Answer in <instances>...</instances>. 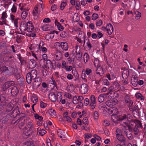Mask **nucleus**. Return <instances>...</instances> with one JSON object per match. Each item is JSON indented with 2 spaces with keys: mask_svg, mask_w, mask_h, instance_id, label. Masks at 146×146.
<instances>
[{
  "mask_svg": "<svg viewBox=\"0 0 146 146\" xmlns=\"http://www.w3.org/2000/svg\"><path fill=\"white\" fill-rule=\"evenodd\" d=\"M0 71L1 74L6 77H9L13 75L16 76L17 70L16 69L11 66L7 67L5 65H0Z\"/></svg>",
  "mask_w": 146,
  "mask_h": 146,
  "instance_id": "nucleus-1",
  "label": "nucleus"
},
{
  "mask_svg": "<svg viewBox=\"0 0 146 146\" xmlns=\"http://www.w3.org/2000/svg\"><path fill=\"white\" fill-rule=\"evenodd\" d=\"M57 96L54 93H50L48 96L49 99L53 102H55L56 101L58 102H60V101L62 98V93L60 92H56Z\"/></svg>",
  "mask_w": 146,
  "mask_h": 146,
  "instance_id": "nucleus-2",
  "label": "nucleus"
},
{
  "mask_svg": "<svg viewBox=\"0 0 146 146\" xmlns=\"http://www.w3.org/2000/svg\"><path fill=\"white\" fill-rule=\"evenodd\" d=\"M121 126L123 127V131L124 132L127 138L129 139H131L133 136L132 135L130 131L131 127L128 125L127 123L126 122H124L123 123L121 124Z\"/></svg>",
  "mask_w": 146,
  "mask_h": 146,
  "instance_id": "nucleus-3",
  "label": "nucleus"
},
{
  "mask_svg": "<svg viewBox=\"0 0 146 146\" xmlns=\"http://www.w3.org/2000/svg\"><path fill=\"white\" fill-rule=\"evenodd\" d=\"M130 116L131 115L129 114L127 115L125 114H123L118 117V119L120 121H125L123 122V123L121 122V124L123 123L124 122H126L127 123L126 121L128 120L130 118Z\"/></svg>",
  "mask_w": 146,
  "mask_h": 146,
  "instance_id": "nucleus-4",
  "label": "nucleus"
},
{
  "mask_svg": "<svg viewBox=\"0 0 146 146\" xmlns=\"http://www.w3.org/2000/svg\"><path fill=\"white\" fill-rule=\"evenodd\" d=\"M60 44L62 49L61 51L64 52V51H68L69 49V45L68 43L66 42H60Z\"/></svg>",
  "mask_w": 146,
  "mask_h": 146,
  "instance_id": "nucleus-5",
  "label": "nucleus"
},
{
  "mask_svg": "<svg viewBox=\"0 0 146 146\" xmlns=\"http://www.w3.org/2000/svg\"><path fill=\"white\" fill-rule=\"evenodd\" d=\"M88 86L86 84H82L80 88V90L82 94H85L88 92Z\"/></svg>",
  "mask_w": 146,
  "mask_h": 146,
  "instance_id": "nucleus-6",
  "label": "nucleus"
},
{
  "mask_svg": "<svg viewBox=\"0 0 146 146\" xmlns=\"http://www.w3.org/2000/svg\"><path fill=\"white\" fill-rule=\"evenodd\" d=\"M15 84L14 81H8L5 82L3 86V90H5L7 88L11 86H13Z\"/></svg>",
  "mask_w": 146,
  "mask_h": 146,
  "instance_id": "nucleus-7",
  "label": "nucleus"
},
{
  "mask_svg": "<svg viewBox=\"0 0 146 146\" xmlns=\"http://www.w3.org/2000/svg\"><path fill=\"white\" fill-rule=\"evenodd\" d=\"M41 83V79L40 77H37L35 79V81L33 83V86L35 88H38Z\"/></svg>",
  "mask_w": 146,
  "mask_h": 146,
  "instance_id": "nucleus-8",
  "label": "nucleus"
},
{
  "mask_svg": "<svg viewBox=\"0 0 146 146\" xmlns=\"http://www.w3.org/2000/svg\"><path fill=\"white\" fill-rule=\"evenodd\" d=\"M97 65V68L96 71V73L100 76H102L104 73L105 70L102 67L98 64Z\"/></svg>",
  "mask_w": 146,
  "mask_h": 146,
  "instance_id": "nucleus-9",
  "label": "nucleus"
},
{
  "mask_svg": "<svg viewBox=\"0 0 146 146\" xmlns=\"http://www.w3.org/2000/svg\"><path fill=\"white\" fill-rule=\"evenodd\" d=\"M64 53L62 51H61V49L58 51L57 53L55 55L56 60L57 61L60 60L63 58Z\"/></svg>",
  "mask_w": 146,
  "mask_h": 146,
  "instance_id": "nucleus-10",
  "label": "nucleus"
},
{
  "mask_svg": "<svg viewBox=\"0 0 146 146\" xmlns=\"http://www.w3.org/2000/svg\"><path fill=\"white\" fill-rule=\"evenodd\" d=\"M138 80V78L137 76L132 75L131 78V83L133 86L136 87L137 85Z\"/></svg>",
  "mask_w": 146,
  "mask_h": 146,
  "instance_id": "nucleus-11",
  "label": "nucleus"
},
{
  "mask_svg": "<svg viewBox=\"0 0 146 146\" xmlns=\"http://www.w3.org/2000/svg\"><path fill=\"white\" fill-rule=\"evenodd\" d=\"M20 113L19 109L18 107H16L15 109L12 111L11 114L10 115L11 118L14 119L15 118L17 115H18Z\"/></svg>",
  "mask_w": 146,
  "mask_h": 146,
  "instance_id": "nucleus-12",
  "label": "nucleus"
},
{
  "mask_svg": "<svg viewBox=\"0 0 146 146\" xmlns=\"http://www.w3.org/2000/svg\"><path fill=\"white\" fill-rule=\"evenodd\" d=\"M27 32H28L32 31L34 29L33 25L31 21H28L26 24Z\"/></svg>",
  "mask_w": 146,
  "mask_h": 146,
  "instance_id": "nucleus-13",
  "label": "nucleus"
},
{
  "mask_svg": "<svg viewBox=\"0 0 146 146\" xmlns=\"http://www.w3.org/2000/svg\"><path fill=\"white\" fill-rule=\"evenodd\" d=\"M119 86V83L116 81H115L113 82L112 86L110 87L108 90L109 91H110L115 90L118 89Z\"/></svg>",
  "mask_w": 146,
  "mask_h": 146,
  "instance_id": "nucleus-14",
  "label": "nucleus"
},
{
  "mask_svg": "<svg viewBox=\"0 0 146 146\" xmlns=\"http://www.w3.org/2000/svg\"><path fill=\"white\" fill-rule=\"evenodd\" d=\"M117 139L115 140L114 142L115 143H117L118 141L121 143H125V138L122 134L117 137Z\"/></svg>",
  "mask_w": 146,
  "mask_h": 146,
  "instance_id": "nucleus-15",
  "label": "nucleus"
},
{
  "mask_svg": "<svg viewBox=\"0 0 146 146\" xmlns=\"http://www.w3.org/2000/svg\"><path fill=\"white\" fill-rule=\"evenodd\" d=\"M11 117L8 114L5 117H3L0 120V121L2 123L7 124L8 123V121L11 119Z\"/></svg>",
  "mask_w": 146,
  "mask_h": 146,
  "instance_id": "nucleus-16",
  "label": "nucleus"
},
{
  "mask_svg": "<svg viewBox=\"0 0 146 146\" xmlns=\"http://www.w3.org/2000/svg\"><path fill=\"white\" fill-rule=\"evenodd\" d=\"M107 32L109 35H111L113 31V27L111 24L109 23L106 27Z\"/></svg>",
  "mask_w": 146,
  "mask_h": 146,
  "instance_id": "nucleus-17",
  "label": "nucleus"
},
{
  "mask_svg": "<svg viewBox=\"0 0 146 146\" xmlns=\"http://www.w3.org/2000/svg\"><path fill=\"white\" fill-rule=\"evenodd\" d=\"M19 92V90L16 86H14L12 88L11 90V93L12 96H16L18 94Z\"/></svg>",
  "mask_w": 146,
  "mask_h": 146,
  "instance_id": "nucleus-18",
  "label": "nucleus"
},
{
  "mask_svg": "<svg viewBox=\"0 0 146 146\" xmlns=\"http://www.w3.org/2000/svg\"><path fill=\"white\" fill-rule=\"evenodd\" d=\"M32 77L33 76L29 73H28L27 74L26 80L28 84H30L33 80H35V79L34 78H33Z\"/></svg>",
  "mask_w": 146,
  "mask_h": 146,
  "instance_id": "nucleus-19",
  "label": "nucleus"
},
{
  "mask_svg": "<svg viewBox=\"0 0 146 146\" xmlns=\"http://www.w3.org/2000/svg\"><path fill=\"white\" fill-rule=\"evenodd\" d=\"M19 123V127L21 126L22 127L24 125V123L22 122H21V121L20 119H17L16 120H15V119H13L11 122V124H14L17 125V123Z\"/></svg>",
  "mask_w": 146,
  "mask_h": 146,
  "instance_id": "nucleus-20",
  "label": "nucleus"
},
{
  "mask_svg": "<svg viewBox=\"0 0 146 146\" xmlns=\"http://www.w3.org/2000/svg\"><path fill=\"white\" fill-rule=\"evenodd\" d=\"M31 135L30 129H26L24 131L23 136L24 137L27 138L28 137L30 136Z\"/></svg>",
  "mask_w": 146,
  "mask_h": 146,
  "instance_id": "nucleus-21",
  "label": "nucleus"
},
{
  "mask_svg": "<svg viewBox=\"0 0 146 146\" xmlns=\"http://www.w3.org/2000/svg\"><path fill=\"white\" fill-rule=\"evenodd\" d=\"M54 24L55 25L57 26L58 29L60 31H62L63 30L64 28L60 23L56 19H55L54 21Z\"/></svg>",
  "mask_w": 146,
  "mask_h": 146,
  "instance_id": "nucleus-22",
  "label": "nucleus"
},
{
  "mask_svg": "<svg viewBox=\"0 0 146 146\" xmlns=\"http://www.w3.org/2000/svg\"><path fill=\"white\" fill-rule=\"evenodd\" d=\"M129 75V71L128 69L124 70L122 74V77L124 79H127Z\"/></svg>",
  "mask_w": 146,
  "mask_h": 146,
  "instance_id": "nucleus-23",
  "label": "nucleus"
},
{
  "mask_svg": "<svg viewBox=\"0 0 146 146\" xmlns=\"http://www.w3.org/2000/svg\"><path fill=\"white\" fill-rule=\"evenodd\" d=\"M106 77L110 80H112L115 78V76L113 72H110V74H107Z\"/></svg>",
  "mask_w": 146,
  "mask_h": 146,
  "instance_id": "nucleus-24",
  "label": "nucleus"
},
{
  "mask_svg": "<svg viewBox=\"0 0 146 146\" xmlns=\"http://www.w3.org/2000/svg\"><path fill=\"white\" fill-rule=\"evenodd\" d=\"M133 122L135 125V126H137L138 127H139L141 129L143 128L142 123L138 119H135L133 121Z\"/></svg>",
  "mask_w": 146,
  "mask_h": 146,
  "instance_id": "nucleus-25",
  "label": "nucleus"
},
{
  "mask_svg": "<svg viewBox=\"0 0 146 146\" xmlns=\"http://www.w3.org/2000/svg\"><path fill=\"white\" fill-rule=\"evenodd\" d=\"M54 31H51L50 33H48L46 36L45 38L46 40H49L50 38H53L54 36Z\"/></svg>",
  "mask_w": 146,
  "mask_h": 146,
  "instance_id": "nucleus-26",
  "label": "nucleus"
},
{
  "mask_svg": "<svg viewBox=\"0 0 146 146\" xmlns=\"http://www.w3.org/2000/svg\"><path fill=\"white\" fill-rule=\"evenodd\" d=\"M33 77V78L36 79L37 75V71L35 69L32 70L30 72H29Z\"/></svg>",
  "mask_w": 146,
  "mask_h": 146,
  "instance_id": "nucleus-27",
  "label": "nucleus"
},
{
  "mask_svg": "<svg viewBox=\"0 0 146 146\" xmlns=\"http://www.w3.org/2000/svg\"><path fill=\"white\" fill-rule=\"evenodd\" d=\"M29 65L32 68H34L37 65V62L33 59H31L29 62Z\"/></svg>",
  "mask_w": 146,
  "mask_h": 146,
  "instance_id": "nucleus-28",
  "label": "nucleus"
},
{
  "mask_svg": "<svg viewBox=\"0 0 146 146\" xmlns=\"http://www.w3.org/2000/svg\"><path fill=\"white\" fill-rule=\"evenodd\" d=\"M26 24L23 23L21 25L20 27V30L22 32L27 31Z\"/></svg>",
  "mask_w": 146,
  "mask_h": 146,
  "instance_id": "nucleus-29",
  "label": "nucleus"
},
{
  "mask_svg": "<svg viewBox=\"0 0 146 146\" xmlns=\"http://www.w3.org/2000/svg\"><path fill=\"white\" fill-rule=\"evenodd\" d=\"M106 97V94H100L98 98V101L99 102H103Z\"/></svg>",
  "mask_w": 146,
  "mask_h": 146,
  "instance_id": "nucleus-30",
  "label": "nucleus"
},
{
  "mask_svg": "<svg viewBox=\"0 0 146 146\" xmlns=\"http://www.w3.org/2000/svg\"><path fill=\"white\" fill-rule=\"evenodd\" d=\"M123 133H124V132L123 131V127L122 128V130L119 128H117L116 130L115 134L116 137L122 134Z\"/></svg>",
  "mask_w": 146,
  "mask_h": 146,
  "instance_id": "nucleus-31",
  "label": "nucleus"
},
{
  "mask_svg": "<svg viewBox=\"0 0 146 146\" xmlns=\"http://www.w3.org/2000/svg\"><path fill=\"white\" fill-rule=\"evenodd\" d=\"M76 58H77V60H79L81 59L82 55V52L79 50L78 52H77L76 50Z\"/></svg>",
  "mask_w": 146,
  "mask_h": 146,
  "instance_id": "nucleus-32",
  "label": "nucleus"
},
{
  "mask_svg": "<svg viewBox=\"0 0 146 146\" xmlns=\"http://www.w3.org/2000/svg\"><path fill=\"white\" fill-rule=\"evenodd\" d=\"M133 112V115L134 117H136L135 116H139L140 115V112L137 109H134L132 111Z\"/></svg>",
  "mask_w": 146,
  "mask_h": 146,
  "instance_id": "nucleus-33",
  "label": "nucleus"
},
{
  "mask_svg": "<svg viewBox=\"0 0 146 146\" xmlns=\"http://www.w3.org/2000/svg\"><path fill=\"white\" fill-rule=\"evenodd\" d=\"M48 112L50 115L53 116H55L56 115L55 110L53 109H49L48 110Z\"/></svg>",
  "mask_w": 146,
  "mask_h": 146,
  "instance_id": "nucleus-34",
  "label": "nucleus"
},
{
  "mask_svg": "<svg viewBox=\"0 0 146 146\" xmlns=\"http://www.w3.org/2000/svg\"><path fill=\"white\" fill-rule=\"evenodd\" d=\"M89 58V56L88 54L87 53H85L83 55L84 61L85 63L87 62Z\"/></svg>",
  "mask_w": 146,
  "mask_h": 146,
  "instance_id": "nucleus-35",
  "label": "nucleus"
},
{
  "mask_svg": "<svg viewBox=\"0 0 146 146\" xmlns=\"http://www.w3.org/2000/svg\"><path fill=\"white\" fill-rule=\"evenodd\" d=\"M67 5V2L66 1H62L60 6V9L61 10H63Z\"/></svg>",
  "mask_w": 146,
  "mask_h": 146,
  "instance_id": "nucleus-36",
  "label": "nucleus"
},
{
  "mask_svg": "<svg viewBox=\"0 0 146 146\" xmlns=\"http://www.w3.org/2000/svg\"><path fill=\"white\" fill-rule=\"evenodd\" d=\"M139 128L137 126H135V127L133 129V131L135 135L138 134L139 132Z\"/></svg>",
  "mask_w": 146,
  "mask_h": 146,
  "instance_id": "nucleus-37",
  "label": "nucleus"
},
{
  "mask_svg": "<svg viewBox=\"0 0 146 146\" xmlns=\"http://www.w3.org/2000/svg\"><path fill=\"white\" fill-rule=\"evenodd\" d=\"M124 99L125 102L127 104H129L131 101H132V100L130 98V97L127 95H126L125 96Z\"/></svg>",
  "mask_w": 146,
  "mask_h": 146,
  "instance_id": "nucleus-38",
  "label": "nucleus"
},
{
  "mask_svg": "<svg viewBox=\"0 0 146 146\" xmlns=\"http://www.w3.org/2000/svg\"><path fill=\"white\" fill-rule=\"evenodd\" d=\"M27 14L28 12L27 11H23L21 14V18L23 19H25L27 17Z\"/></svg>",
  "mask_w": 146,
  "mask_h": 146,
  "instance_id": "nucleus-39",
  "label": "nucleus"
},
{
  "mask_svg": "<svg viewBox=\"0 0 146 146\" xmlns=\"http://www.w3.org/2000/svg\"><path fill=\"white\" fill-rule=\"evenodd\" d=\"M112 102L111 100H110L107 101L106 102V104L108 106L110 107L111 108H113V105Z\"/></svg>",
  "mask_w": 146,
  "mask_h": 146,
  "instance_id": "nucleus-40",
  "label": "nucleus"
},
{
  "mask_svg": "<svg viewBox=\"0 0 146 146\" xmlns=\"http://www.w3.org/2000/svg\"><path fill=\"white\" fill-rule=\"evenodd\" d=\"M128 107L130 111H132L134 110L133 103L132 101H131V102L128 104Z\"/></svg>",
  "mask_w": 146,
  "mask_h": 146,
  "instance_id": "nucleus-41",
  "label": "nucleus"
},
{
  "mask_svg": "<svg viewBox=\"0 0 146 146\" xmlns=\"http://www.w3.org/2000/svg\"><path fill=\"white\" fill-rule=\"evenodd\" d=\"M34 117L36 119H38L40 121L43 120V117L42 116H39L37 113H35V114Z\"/></svg>",
  "mask_w": 146,
  "mask_h": 146,
  "instance_id": "nucleus-42",
  "label": "nucleus"
},
{
  "mask_svg": "<svg viewBox=\"0 0 146 146\" xmlns=\"http://www.w3.org/2000/svg\"><path fill=\"white\" fill-rule=\"evenodd\" d=\"M33 14L34 16H36V18L38 16V8L37 7L35 8L34 9L33 12ZM37 18H36V19Z\"/></svg>",
  "mask_w": 146,
  "mask_h": 146,
  "instance_id": "nucleus-43",
  "label": "nucleus"
},
{
  "mask_svg": "<svg viewBox=\"0 0 146 146\" xmlns=\"http://www.w3.org/2000/svg\"><path fill=\"white\" fill-rule=\"evenodd\" d=\"M90 103H96V98L94 96L92 95L90 98Z\"/></svg>",
  "mask_w": 146,
  "mask_h": 146,
  "instance_id": "nucleus-44",
  "label": "nucleus"
},
{
  "mask_svg": "<svg viewBox=\"0 0 146 146\" xmlns=\"http://www.w3.org/2000/svg\"><path fill=\"white\" fill-rule=\"evenodd\" d=\"M79 102L78 98L76 96H74L73 99V103L75 104H76Z\"/></svg>",
  "mask_w": 146,
  "mask_h": 146,
  "instance_id": "nucleus-45",
  "label": "nucleus"
},
{
  "mask_svg": "<svg viewBox=\"0 0 146 146\" xmlns=\"http://www.w3.org/2000/svg\"><path fill=\"white\" fill-rule=\"evenodd\" d=\"M135 14L136 19H139L141 16V14L139 11H136L135 12Z\"/></svg>",
  "mask_w": 146,
  "mask_h": 146,
  "instance_id": "nucleus-46",
  "label": "nucleus"
},
{
  "mask_svg": "<svg viewBox=\"0 0 146 146\" xmlns=\"http://www.w3.org/2000/svg\"><path fill=\"white\" fill-rule=\"evenodd\" d=\"M33 143L30 141H27L24 143V146H33Z\"/></svg>",
  "mask_w": 146,
  "mask_h": 146,
  "instance_id": "nucleus-47",
  "label": "nucleus"
},
{
  "mask_svg": "<svg viewBox=\"0 0 146 146\" xmlns=\"http://www.w3.org/2000/svg\"><path fill=\"white\" fill-rule=\"evenodd\" d=\"M1 18L3 20H4L7 17V15L6 11L3 12Z\"/></svg>",
  "mask_w": 146,
  "mask_h": 146,
  "instance_id": "nucleus-48",
  "label": "nucleus"
},
{
  "mask_svg": "<svg viewBox=\"0 0 146 146\" xmlns=\"http://www.w3.org/2000/svg\"><path fill=\"white\" fill-rule=\"evenodd\" d=\"M67 35V33L65 31H62L60 34V37L63 38H65L66 37Z\"/></svg>",
  "mask_w": 146,
  "mask_h": 146,
  "instance_id": "nucleus-49",
  "label": "nucleus"
},
{
  "mask_svg": "<svg viewBox=\"0 0 146 146\" xmlns=\"http://www.w3.org/2000/svg\"><path fill=\"white\" fill-rule=\"evenodd\" d=\"M96 105V103H90L89 106L90 107V109L92 110L94 109Z\"/></svg>",
  "mask_w": 146,
  "mask_h": 146,
  "instance_id": "nucleus-50",
  "label": "nucleus"
},
{
  "mask_svg": "<svg viewBox=\"0 0 146 146\" xmlns=\"http://www.w3.org/2000/svg\"><path fill=\"white\" fill-rule=\"evenodd\" d=\"M98 17V15L97 14L93 13L92 16V19L93 20H96Z\"/></svg>",
  "mask_w": 146,
  "mask_h": 146,
  "instance_id": "nucleus-51",
  "label": "nucleus"
},
{
  "mask_svg": "<svg viewBox=\"0 0 146 146\" xmlns=\"http://www.w3.org/2000/svg\"><path fill=\"white\" fill-rule=\"evenodd\" d=\"M92 71L91 69L89 68H87L86 69L85 73L87 75H90V74L91 73Z\"/></svg>",
  "mask_w": 146,
  "mask_h": 146,
  "instance_id": "nucleus-52",
  "label": "nucleus"
},
{
  "mask_svg": "<svg viewBox=\"0 0 146 146\" xmlns=\"http://www.w3.org/2000/svg\"><path fill=\"white\" fill-rule=\"evenodd\" d=\"M61 65L63 69L66 68L67 66L66 62L64 60L62 61Z\"/></svg>",
  "mask_w": 146,
  "mask_h": 146,
  "instance_id": "nucleus-53",
  "label": "nucleus"
},
{
  "mask_svg": "<svg viewBox=\"0 0 146 146\" xmlns=\"http://www.w3.org/2000/svg\"><path fill=\"white\" fill-rule=\"evenodd\" d=\"M103 84L108 86L109 84V82L108 80L106 79H104L103 80Z\"/></svg>",
  "mask_w": 146,
  "mask_h": 146,
  "instance_id": "nucleus-54",
  "label": "nucleus"
},
{
  "mask_svg": "<svg viewBox=\"0 0 146 146\" xmlns=\"http://www.w3.org/2000/svg\"><path fill=\"white\" fill-rule=\"evenodd\" d=\"M88 41L87 42L86 45L87 46V47L88 48V50H90L92 47V45L90 43V42L89 41V39H88Z\"/></svg>",
  "mask_w": 146,
  "mask_h": 146,
  "instance_id": "nucleus-55",
  "label": "nucleus"
},
{
  "mask_svg": "<svg viewBox=\"0 0 146 146\" xmlns=\"http://www.w3.org/2000/svg\"><path fill=\"white\" fill-rule=\"evenodd\" d=\"M43 74V76H46L48 73V71L47 70V68H44L42 70Z\"/></svg>",
  "mask_w": 146,
  "mask_h": 146,
  "instance_id": "nucleus-56",
  "label": "nucleus"
},
{
  "mask_svg": "<svg viewBox=\"0 0 146 146\" xmlns=\"http://www.w3.org/2000/svg\"><path fill=\"white\" fill-rule=\"evenodd\" d=\"M72 67L71 66H67L66 68H64L66 70L67 72L70 71L72 69Z\"/></svg>",
  "mask_w": 146,
  "mask_h": 146,
  "instance_id": "nucleus-57",
  "label": "nucleus"
},
{
  "mask_svg": "<svg viewBox=\"0 0 146 146\" xmlns=\"http://www.w3.org/2000/svg\"><path fill=\"white\" fill-rule=\"evenodd\" d=\"M47 104L44 103L43 102H41L40 103V106L41 108H44L47 106Z\"/></svg>",
  "mask_w": 146,
  "mask_h": 146,
  "instance_id": "nucleus-58",
  "label": "nucleus"
},
{
  "mask_svg": "<svg viewBox=\"0 0 146 146\" xmlns=\"http://www.w3.org/2000/svg\"><path fill=\"white\" fill-rule=\"evenodd\" d=\"M83 123L85 125H88V119L86 117H85L83 119Z\"/></svg>",
  "mask_w": 146,
  "mask_h": 146,
  "instance_id": "nucleus-59",
  "label": "nucleus"
},
{
  "mask_svg": "<svg viewBox=\"0 0 146 146\" xmlns=\"http://www.w3.org/2000/svg\"><path fill=\"white\" fill-rule=\"evenodd\" d=\"M11 11L13 13H15L17 11V7L15 5H13L11 9Z\"/></svg>",
  "mask_w": 146,
  "mask_h": 146,
  "instance_id": "nucleus-60",
  "label": "nucleus"
},
{
  "mask_svg": "<svg viewBox=\"0 0 146 146\" xmlns=\"http://www.w3.org/2000/svg\"><path fill=\"white\" fill-rule=\"evenodd\" d=\"M75 15L76 16V17L75 19V22H77L80 19V17L78 16V14L76 13L75 14Z\"/></svg>",
  "mask_w": 146,
  "mask_h": 146,
  "instance_id": "nucleus-61",
  "label": "nucleus"
},
{
  "mask_svg": "<svg viewBox=\"0 0 146 146\" xmlns=\"http://www.w3.org/2000/svg\"><path fill=\"white\" fill-rule=\"evenodd\" d=\"M19 19V18H17L16 19H15L14 21H13V22L14 23V25L15 27L16 28L18 27V20Z\"/></svg>",
  "mask_w": 146,
  "mask_h": 146,
  "instance_id": "nucleus-62",
  "label": "nucleus"
},
{
  "mask_svg": "<svg viewBox=\"0 0 146 146\" xmlns=\"http://www.w3.org/2000/svg\"><path fill=\"white\" fill-rule=\"evenodd\" d=\"M40 50L45 53L47 52V50L45 47L43 46V47L40 48Z\"/></svg>",
  "mask_w": 146,
  "mask_h": 146,
  "instance_id": "nucleus-63",
  "label": "nucleus"
},
{
  "mask_svg": "<svg viewBox=\"0 0 146 146\" xmlns=\"http://www.w3.org/2000/svg\"><path fill=\"white\" fill-rule=\"evenodd\" d=\"M102 24V20H100L97 21L96 23V25L97 27L100 26Z\"/></svg>",
  "mask_w": 146,
  "mask_h": 146,
  "instance_id": "nucleus-64",
  "label": "nucleus"
}]
</instances>
